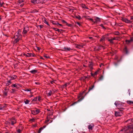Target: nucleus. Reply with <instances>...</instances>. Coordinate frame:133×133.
Segmentation results:
<instances>
[{
	"instance_id": "obj_49",
	"label": "nucleus",
	"mask_w": 133,
	"mask_h": 133,
	"mask_svg": "<svg viewBox=\"0 0 133 133\" xmlns=\"http://www.w3.org/2000/svg\"><path fill=\"white\" fill-rule=\"evenodd\" d=\"M85 79H87V78H90V76H85L84 77Z\"/></svg>"
},
{
	"instance_id": "obj_5",
	"label": "nucleus",
	"mask_w": 133,
	"mask_h": 133,
	"mask_svg": "<svg viewBox=\"0 0 133 133\" xmlns=\"http://www.w3.org/2000/svg\"><path fill=\"white\" fill-rule=\"evenodd\" d=\"M29 30V28L28 26H26L24 28L23 31L22 32L23 34H27Z\"/></svg>"
},
{
	"instance_id": "obj_9",
	"label": "nucleus",
	"mask_w": 133,
	"mask_h": 133,
	"mask_svg": "<svg viewBox=\"0 0 133 133\" xmlns=\"http://www.w3.org/2000/svg\"><path fill=\"white\" fill-rule=\"evenodd\" d=\"M105 35H103L99 40V41L102 42V44H103V43H104V42L105 41Z\"/></svg>"
},
{
	"instance_id": "obj_63",
	"label": "nucleus",
	"mask_w": 133,
	"mask_h": 133,
	"mask_svg": "<svg viewBox=\"0 0 133 133\" xmlns=\"http://www.w3.org/2000/svg\"><path fill=\"white\" fill-rule=\"evenodd\" d=\"M111 39L112 40H116V38L115 37H114V38H111Z\"/></svg>"
},
{
	"instance_id": "obj_59",
	"label": "nucleus",
	"mask_w": 133,
	"mask_h": 133,
	"mask_svg": "<svg viewBox=\"0 0 133 133\" xmlns=\"http://www.w3.org/2000/svg\"><path fill=\"white\" fill-rule=\"evenodd\" d=\"M37 48L38 50H39L40 49V48L38 47H37Z\"/></svg>"
},
{
	"instance_id": "obj_50",
	"label": "nucleus",
	"mask_w": 133,
	"mask_h": 133,
	"mask_svg": "<svg viewBox=\"0 0 133 133\" xmlns=\"http://www.w3.org/2000/svg\"><path fill=\"white\" fill-rule=\"evenodd\" d=\"M115 105L116 106V107H119V104H118L117 103H116V102H115Z\"/></svg>"
},
{
	"instance_id": "obj_43",
	"label": "nucleus",
	"mask_w": 133,
	"mask_h": 133,
	"mask_svg": "<svg viewBox=\"0 0 133 133\" xmlns=\"http://www.w3.org/2000/svg\"><path fill=\"white\" fill-rule=\"evenodd\" d=\"M31 89H25L24 90V91H31Z\"/></svg>"
},
{
	"instance_id": "obj_36",
	"label": "nucleus",
	"mask_w": 133,
	"mask_h": 133,
	"mask_svg": "<svg viewBox=\"0 0 133 133\" xmlns=\"http://www.w3.org/2000/svg\"><path fill=\"white\" fill-rule=\"evenodd\" d=\"M108 41H109L110 42V43L111 44L114 43V42H113L112 40L111 39H108Z\"/></svg>"
},
{
	"instance_id": "obj_41",
	"label": "nucleus",
	"mask_w": 133,
	"mask_h": 133,
	"mask_svg": "<svg viewBox=\"0 0 133 133\" xmlns=\"http://www.w3.org/2000/svg\"><path fill=\"white\" fill-rule=\"evenodd\" d=\"M3 95L4 96H6L7 95V92L5 91L4 92H3Z\"/></svg>"
},
{
	"instance_id": "obj_60",
	"label": "nucleus",
	"mask_w": 133,
	"mask_h": 133,
	"mask_svg": "<svg viewBox=\"0 0 133 133\" xmlns=\"http://www.w3.org/2000/svg\"><path fill=\"white\" fill-rule=\"evenodd\" d=\"M16 120L15 118L14 117H12L11 119V120Z\"/></svg>"
},
{
	"instance_id": "obj_35",
	"label": "nucleus",
	"mask_w": 133,
	"mask_h": 133,
	"mask_svg": "<svg viewBox=\"0 0 133 133\" xmlns=\"http://www.w3.org/2000/svg\"><path fill=\"white\" fill-rule=\"evenodd\" d=\"M31 113L34 115H36L35 110H34L31 111Z\"/></svg>"
},
{
	"instance_id": "obj_32",
	"label": "nucleus",
	"mask_w": 133,
	"mask_h": 133,
	"mask_svg": "<svg viewBox=\"0 0 133 133\" xmlns=\"http://www.w3.org/2000/svg\"><path fill=\"white\" fill-rule=\"evenodd\" d=\"M89 66V67L91 69H93V63H91L90 64Z\"/></svg>"
},
{
	"instance_id": "obj_46",
	"label": "nucleus",
	"mask_w": 133,
	"mask_h": 133,
	"mask_svg": "<svg viewBox=\"0 0 133 133\" xmlns=\"http://www.w3.org/2000/svg\"><path fill=\"white\" fill-rule=\"evenodd\" d=\"M35 120V119L34 118H33L32 119H30L29 120L30 121H32L33 122H34Z\"/></svg>"
},
{
	"instance_id": "obj_48",
	"label": "nucleus",
	"mask_w": 133,
	"mask_h": 133,
	"mask_svg": "<svg viewBox=\"0 0 133 133\" xmlns=\"http://www.w3.org/2000/svg\"><path fill=\"white\" fill-rule=\"evenodd\" d=\"M44 57H45L46 58H49V57L48 56V55L47 54H45L44 55Z\"/></svg>"
},
{
	"instance_id": "obj_2",
	"label": "nucleus",
	"mask_w": 133,
	"mask_h": 133,
	"mask_svg": "<svg viewBox=\"0 0 133 133\" xmlns=\"http://www.w3.org/2000/svg\"><path fill=\"white\" fill-rule=\"evenodd\" d=\"M22 31L20 29H18V31L16 32L14 35V38L15 40L13 41V43L15 44L18 42L22 38V36L21 35Z\"/></svg>"
},
{
	"instance_id": "obj_55",
	"label": "nucleus",
	"mask_w": 133,
	"mask_h": 133,
	"mask_svg": "<svg viewBox=\"0 0 133 133\" xmlns=\"http://www.w3.org/2000/svg\"><path fill=\"white\" fill-rule=\"evenodd\" d=\"M98 73V72L97 71H96L95 72L94 74V76L96 75H97V74Z\"/></svg>"
},
{
	"instance_id": "obj_40",
	"label": "nucleus",
	"mask_w": 133,
	"mask_h": 133,
	"mask_svg": "<svg viewBox=\"0 0 133 133\" xmlns=\"http://www.w3.org/2000/svg\"><path fill=\"white\" fill-rule=\"evenodd\" d=\"M36 0H31V2L32 3L36 4Z\"/></svg>"
},
{
	"instance_id": "obj_6",
	"label": "nucleus",
	"mask_w": 133,
	"mask_h": 133,
	"mask_svg": "<svg viewBox=\"0 0 133 133\" xmlns=\"http://www.w3.org/2000/svg\"><path fill=\"white\" fill-rule=\"evenodd\" d=\"M25 0H19L18 1V5H20L21 7H22L24 4Z\"/></svg>"
},
{
	"instance_id": "obj_13",
	"label": "nucleus",
	"mask_w": 133,
	"mask_h": 133,
	"mask_svg": "<svg viewBox=\"0 0 133 133\" xmlns=\"http://www.w3.org/2000/svg\"><path fill=\"white\" fill-rule=\"evenodd\" d=\"M123 52L126 54H128V51L126 46L124 49Z\"/></svg>"
},
{
	"instance_id": "obj_27",
	"label": "nucleus",
	"mask_w": 133,
	"mask_h": 133,
	"mask_svg": "<svg viewBox=\"0 0 133 133\" xmlns=\"http://www.w3.org/2000/svg\"><path fill=\"white\" fill-rule=\"evenodd\" d=\"M11 124L12 125H13L14 124H15L16 123V120H11Z\"/></svg>"
},
{
	"instance_id": "obj_44",
	"label": "nucleus",
	"mask_w": 133,
	"mask_h": 133,
	"mask_svg": "<svg viewBox=\"0 0 133 133\" xmlns=\"http://www.w3.org/2000/svg\"><path fill=\"white\" fill-rule=\"evenodd\" d=\"M103 76L102 75H101L99 78V80H101L103 79Z\"/></svg>"
},
{
	"instance_id": "obj_1",
	"label": "nucleus",
	"mask_w": 133,
	"mask_h": 133,
	"mask_svg": "<svg viewBox=\"0 0 133 133\" xmlns=\"http://www.w3.org/2000/svg\"><path fill=\"white\" fill-rule=\"evenodd\" d=\"M133 118H131L126 121L125 123H128V125L119 131V133H132L133 132Z\"/></svg>"
},
{
	"instance_id": "obj_22",
	"label": "nucleus",
	"mask_w": 133,
	"mask_h": 133,
	"mask_svg": "<svg viewBox=\"0 0 133 133\" xmlns=\"http://www.w3.org/2000/svg\"><path fill=\"white\" fill-rule=\"evenodd\" d=\"M86 91V90H84L82 93H80L79 94V95L78 96V99H79L80 98V97L82 96V95H83V94L85 93V92Z\"/></svg>"
},
{
	"instance_id": "obj_19",
	"label": "nucleus",
	"mask_w": 133,
	"mask_h": 133,
	"mask_svg": "<svg viewBox=\"0 0 133 133\" xmlns=\"http://www.w3.org/2000/svg\"><path fill=\"white\" fill-rule=\"evenodd\" d=\"M133 41L132 38L131 37L130 38V40H127L126 39L125 40V42L127 43H129L130 42H131L132 41Z\"/></svg>"
},
{
	"instance_id": "obj_42",
	"label": "nucleus",
	"mask_w": 133,
	"mask_h": 133,
	"mask_svg": "<svg viewBox=\"0 0 133 133\" xmlns=\"http://www.w3.org/2000/svg\"><path fill=\"white\" fill-rule=\"evenodd\" d=\"M66 25L70 27H71L72 26V25L71 24H69L67 23Z\"/></svg>"
},
{
	"instance_id": "obj_45",
	"label": "nucleus",
	"mask_w": 133,
	"mask_h": 133,
	"mask_svg": "<svg viewBox=\"0 0 133 133\" xmlns=\"http://www.w3.org/2000/svg\"><path fill=\"white\" fill-rule=\"evenodd\" d=\"M41 97L40 96H39L38 97V100L39 101H40L41 100Z\"/></svg>"
},
{
	"instance_id": "obj_53",
	"label": "nucleus",
	"mask_w": 133,
	"mask_h": 133,
	"mask_svg": "<svg viewBox=\"0 0 133 133\" xmlns=\"http://www.w3.org/2000/svg\"><path fill=\"white\" fill-rule=\"evenodd\" d=\"M16 91V90L14 89H12V93H13L14 92Z\"/></svg>"
},
{
	"instance_id": "obj_31",
	"label": "nucleus",
	"mask_w": 133,
	"mask_h": 133,
	"mask_svg": "<svg viewBox=\"0 0 133 133\" xmlns=\"http://www.w3.org/2000/svg\"><path fill=\"white\" fill-rule=\"evenodd\" d=\"M4 4L2 0H0V7H2L3 4Z\"/></svg>"
},
{
	"instance_id": "obj_10",
	"label": "nucleus",
	"mask_w": 133,
	"mask_h": 133,
	"mask_svg": "<svg viewBox=\"0 0 133 133\" xmlns=\"http://www.w3.org/2000/svg\"><path fill=\"white\" fill-rule=\"evenodd\" d=\"M71 50L70 48H68L67 47H65L64 48H63V49L62 50L63 51H69Z\"/></svg>"
},
{
	"instance_id": "obj_24",
	"label": "nucleus",
	"mask_w": 133,
	"mask_h": 133,
	"mask_svg": "<svg viewBox=\"0 0 133 133\" xmlns=\"http://www.w3.org/2000/svg\"><path fill=\"white\" fill-rule=\"evenodd\" d=\"M30 102L29 100L27 99H25L24 100V102L25 104H29V102Z\"/></svg>"
},
{
	"instance_id": "obj_29",
	"label": "nucleus",
	"mask_w": 133,
	"mask_h": 133,
	"mask_svg": "<svg viewBox=\"0 0 133 133\" xmlns=\"http://www.w3.org/2000/svg\"><path fill=\"white\" fill-rule=\"evenodd\" d=\"M95 22H101L100 19L98 17H96V19Z\"/></svg>"
},
{
	"instance_id": "obj_37",
	"label": "nucleus",
	"mask_w": 133,
	"mask_h": 133,
	"mask_svg": "<svg viewBox=\"0 0 133 133\" xmlns=\"http://www.w3.org/2000/svg\"><path fill=\"white\" fill-rule=\"evenodd\" d=\"M38 12V11L37 10L35 9V10H32L31 11V13H34L35 12Z\"/></svg>"
},
{
	"instance_id": "obj_54",
	"label": "nucleus",
	"mask_w": 133,
	"mask_h": 133,
	"mask_svg": "<svg viewBox=\"0 0 133 133\" xmlns=\"http://www.w3.org/2000/svg\"><path fill=\"white\" fill-rule=\"evenodd\" d=\"M35 83L36 84H37V85H40V83L38 82H35Z\"/></svg>"
},
{
	"instance_id": "obj_64",
	"label": "nucleus",
	"mask_w": 133,
	"mask_h": 133,
	"mask_svg": "<svg viewBox=\"0 0 133 133\" xmlns=\"http://www.w3.org/2000/svg\"><path fill=\"white\" fill-rule=\"evenodd\" d=\"M131 20H133V16H131Z\"/></svg>"
},
{
	"instance_id": "obj_16",
	"label": "nucleus",
	"mask_w": 133,
	"mask_h": 133,
	"mask_svg": "<svg viewBox=\"0 0 133 133\" xmlns=\"http://www.w3.org/2000/svg\"><path fill=\"white\" fill-rule=\"evenodd\" d=\"M43 0H36V3L37 4H43Z\"/></svg>"
},
{
	"instance_id": "obj_7",
	"label": "nucleus",
	"mask_w": 133,
	"mask_h": 133,
	"mask_svg": "<svg viewBox=\"0 0 133 133\" xmlns=\"http://www.w3.org/2000/svg\"><path fill=\"white\" fill-rule=\"evenodd\" d=\"M8 77L10 78V80L11 81L12 80L16 79L17 78V76L16 75H10Z\"/></svg>"
},
{
	"instance_id": "obj_25",
	"label": "nucleus",
	"mask_w": 133,
	"mask_h": 133,
	"mask_svg": "<svg viewBox=\"0 0 133 133\" xmlns=\"http://www.w3.org/2000/svg\"><path fill=\"white\" fill-rule=\"evenodd\" d=\"M127 104H129L130 105H131L132 104H133V101H128L127 102Z\"/></svg>"
},
{
	"instance_id": "obj_62",
	"label": "nucleus",
	"mask_w": 133,
	"mask_h": 133,
	"mask_svg": "<svg viewBox=\"0 0 133 133\" xmlns=\"http://www.w3.org/2000/svg\"><path fill=\"white\" fill-rule=\"evenodd\" d=\"M49 121V120H46L45 121V123H48V122Z\"/></svg>"
},
{
	"instance_id": "obj_3",
	"label": "nucleus",
	"mask_w": 133,
	"mask_h": 133,
	"mask_svg": "<svg viewBox=\"0 0 133 133\" xmlns=\"http://www.w3.org/2000/svg\"><path fill=\"white\" fill-rule=\"evenodd\" d=\"M119 109V110L118 111H115V115L116 117L121 116L123 114V110L124 109V108H118Z\"/></svg>"
},
{
	"instance_id": "obj_12",
	"label": "nucleus",
	"mask_w": 133,
	"mask_h": 133,
	"mask_svg": "<svg viewBox=\"0 0 133 133\" xmlns=\"http://www.w3.org/2000/svg\"><path fill=\"white\" fill-rule=\"evenodd\" d=\"M84 98V97L82 96L79 99L75 102H74L72 104V105H74L75 104L77 103L78 102H79L82 101Z\"/></svg>"
},
{
	"instance_id": "obj_26",
	"label": "nucleus",
	"mask_w": 133,
	"mask_h": 133,
	"mask_svg": "<svg viewBox=\"0 0 133 133\" xmlns=\"http://www.w3.org/2000/svg\"><path fill=\"white\" fill-rule=\"evenodd\" d=\"M44 22L46 24L49 26H50V25L49 24L48 22L46 21V18H45L44 19Z\"/></svg>"
},
{
	"instance_id": "obj_33",
	"label": "nucleus",
	"mask_w": 133,
	"mask_h": 133,
	"mask_svg": "<svg viewBox=\"0 0 133 133\" xmlns=\"http://www.w3.org/2000/svg\"><path fill=\"white\" fill-rule=\"evenodd\" d=\"M53 29L55 31H58V32H61L60 30L58 29L57 28H53Z\"/></svg>"
},
{
	"instance_id": "obj_14",
	"label": "nucleus",
	"mask_w": 133,
	"mask_h": 133,
	"mask_svg": "<svg viewBox=\"0 0 133 133\" xmlns=\"http://www.w3.org/2000/svg\"><path fill=\"white\" fill-rule=\"evenodd\" d=\"M94 85H93L89 87V88L88 91L87 93H86L85 94V95H86L90 91L92 90L93 89V88H94Z\"/></svg>"
},
{
	"instance_id": "obj_51",
	"label": "nucleus",
	"mask_w": 133,
	"mask_h": 133,
	"mask_svg": "<svg viewBox=\"0 0 133 133\" xmlns=\"http://www.w3.org/2000/svg\"><path fill=\"white\" fill-rule=\"evenodd\" d=\"M21 131V130L20 129H18L17 130V132L18 133H20Z\"/></svg>"
},
{
	"instance_id": "obj_34",
	"label": "nucleus",
	"mask_w": 133,
	"mask_h": 133,
	"mask_svg": "<svg viewBox=\"0 0 133 133\" xmlns=\"http://www.w3.org/2000/svg\"><path fill=\"white\" fill-rule=\"evenodd\" d=\"M75 17L76 18L78 19L79 20H81V19H82L79 15H78V16H75Z\"/></svg>"
},
{
	"instance_id": "obj_21",
	"label": "nucleus",
	"mask_w": 133,
	"mask_h": 133,
	"mask_svg": "<svg viewBox=\"0 0 133 133\" xmlns=\"http://www.w3.org/2000/svg\"><path fill=\"white\" fill-rule=\"evenodd\" d=\"M52 91L53 90H50V91H49V92L47 94H47V95L48 96H51V95L52 94H53Z\"/></svg>"
},
{
	"instance_id": "obj_8",
	"label": "nucleus",
	"mask_w": 133,
	"mask_h": 133,
	"mask_svg": "<svg viewBox=\"0 0 133 133\" xmlns=\"http://www.w3.org/2000/svg\"><path fill=\"white\" fill-rule=\"evenodd\" d=\"M122 20L123 21L127 23H131V21L125 18H122Z\"/></svg>"
},
{
	"instance_id": "obj_56",
	"label": "nucleus",
	"mask_w": 133,
	"mask_h": 133,
	"mask_svg": "<svg viewBox=\"0 0 133 133\" xmlns=\"http://www.w3.org/2000/svg\"><path fill=\"white\" fill-rule=\"evenodd\" d=\"M76 24H78L79 25V26H81V24L79 23V22H76Z\"/></svg>"
},
{
	"instance_id": "obj_38",
	"label": "nucleus",
	"mask_w": 133,
	"mask_h": 133,
	"mask_svg": "<svg viewBox=\"0 0 133 133\" xmlns=\"http://www.w3.org/2000/svg\"><path fill=\"white\" fill-rule=\"evenodd\" d=\"M99 26H101L105 30L106 29V28H105L103 24H101L100 25H99Z\"/></svg>"
},
{
	"instance_id": "obj_57",
	"label": "nucleus",
	"mask_w": 133,
	"mask_h": 133,
	"mask_svg": "<svg viewBox=\"0 0 133 133\" xmlns=\"http://www.w3.org/2000/svg\"><path fill=\"white\" fill-rule=\"evenodd\" d=\"M38 26H39L41 28H42L43 27V25H39Z\"/></svg>"
},
{
	"instance_id": "obj_18",
	"label": "nucleus",
	"mask_w": 133,
	"mask_h": 133,
	"mask_svg": "<svg viewBox=\"0 0 133 133\" xmlns=\"http://www.w3.org/2000/svg\"><path fill=\"white\" fill-rule=\"evenodd\" d=\"M50 22L53 24L55 25H57V24H58V22L57 21H55L53 20H51Z\"/></svg>"
},
{
	"instance_id": "obj_20",
	"label": "nucleus",
	"mask_w": 133,
	"mask_h": 133,
	"mask_svg": "<svg viewBox=\"0 0 133 133\" xmlns=\"http://www.w3.org/2000/svg\"><path fill=\"white\" fill-rule=\"evenodd\" d=\"M18 85V84H14L12 85L11 86V87L12 88H14V87H16L17 88H18V86L17 85Z\"/></svg>"
},
{
	"instance_id": "obj_17",
	"label": "nucleus",
	"mask_w": 133,
	"mask_h": 133,
	"mask_svg": "<svg viewBox=\"0 0 133 133\" xmlns=\"http://www.w3.org/2000/svg\"><path fill=\"white\" fill-rule=\"evenodd\" d=\"M46 127V125H44V126L43 127H41L39 128V129L38 131V133H40L41 132L42 130H43L44 128H45Z\"/></svg>"
},
{
	"instance_id": "obj_11",
	"label": "nucleus",
	"mask_w": 133,
	"mask_h": 133,
	"mask_svg": "<svg viewBox=\"0 0 133 133\" xmlns=\"http://www.w3.org/2000/svg\"><path fill=\"white\" fill-rule=\"evenodd\" d=\"M94 126V125L92 123L90 124L88 126V128L89 130H92L93 129V128Z\"/></svg>"
},
{
	"instance_id": "obj_28",
	"label": "nucleus",
	"mask_w": 133,
	"mask_h": 133,
	"mask_svg": "<svg viewBox=\"0 0 133 133\" xmlns=\"http://www.w3.org/2000/svg\"><path fill=\"white\" fill-rule=\"evenodd\" d=\"M35 109H36V110H35L36 111V113L37 114L40 113V110L38 109H37V108H35Z\"/></svg>"
},
{
	"instance_id": "obj_52",
	"label": "nucleus",
	"mask_w": 133,
	"mask_h": 133,
	"mask_svg": "<svg viewBox=\"0 0 133 133\" xmlns=\"http://www.w3.org/2000/svg\"><path fill=\"white\" fill-rule=\"evenodd\" d=\"M62 22L63 23L65 24L66 25L67 23V22H66L65 20H63L62 21Z\"/></svg>"
},
{
	"instance_id": "obj_39",
	"label": "nucleus",
	"mask_w": 133,
	"mask_h": 133,
	"mask_svg": "<svg viewBox=\"0 0 133 133\" xmlns=\"http://www.w3.org/2000/svg\"><path fill=\"white\" fill-rule=\"evenodd\" d=\"M114 34L115 35H118L119 34V33L117 31H116L114 32Z\"/></svg>"
},
{
	"instance_id": "obj_58",
	"label": "nucleus",
	"mask_w": 133,
	"mask_h": 133,
	"mask_svg": "<svg viewBox=\"0 0 133 133\" xmlns=\"http://www.w3.org/2000/svg\"><path fill=\"white\" fill-rule=\"evenodd\" d=\"M58 25H60L61 26H62V24L59 23H58V24H57V26H58Z\"/></svg>"
},
{
	"instance_id": "obj_23",
	"label": "nucleus",
	"mask_w": 133,
	"mask_h": 133,
	"mask_svg": "<svg viewBox=\"0 0 133 133\" xmlns=\"http://www.w3.org/2000/svg\"><path fill=\"white\" fill-rule=\"evenodd\" d=\"M30 72L33 74H34L37 72V70H33L30 71Z\"/></svg>"
},
{
	"instance_id": "obj_61",
	"label": "nucleus",
	"mask_w": 133,
	"mask_h": 133,
	"mask_svg": "<svg viewBox=\"0 0 133 133\" xmlns=\"http://www.w3.org/2000/svg\"><path fill=\"white\" fill-rule=\"evenodd\" d=\"M128 93H129V95H130V89L128 90Z\"/></svg>"
},
{
	"instance_id": "obj_30",
	"label": "nucleus",
	"mask_w": 133,
	"mask_h": 133,
	"mask_svg": "<svg viewBox=\"0 0 133 133\" xmlns=\"http://www.w3.org/2000/svg\"><path fill=\"white\" fill-rule=\"evenodd\" d=\"M82 8H85L86 9H88V7H87L84 4H82Z\"/></svg>"
},
{
	"instance_id": "obj_15",
	"label": "nucleus",
	"mask_w": 133,
	"mask_h": 133,
	"mask_svg": "<svg viewBox=\"0 0 133 133\" xmlns=\"http://www.w3.org/2000/svg\"><path fill=\"white\" fill-rule=\"evenodd\" d=\"M12 83L11 81L10 80H8L6 82V86H8L9 85H10Z\"/></svg>"
},
{
	"instance_id": "obj_4",
	"label": "nucleus",
	"mask_w": 133,
	"mask_h": 133,
	"mask_svg": "<svg viewBox=\"0 0 133 133\" xmlns=\"http://www.w3.org/2000/svg\"><path fill=\"white\" fill-rule=\"evenodd\" d=\"M23 55L24 56H25L26 57H30L31 56L33 57L36 56V55L34 53H27V54L23 53Z\"/></svg>"
},
{
	"instance_id": "obj_47",
	"label": "nucleus",
	"mask_w": 133,
	"mask_h": 133,
	"mask_svg": "<svg viewBox=\"0 0 133 133\" xmlns=\"http://www.w3.org/2000/svg\"><path fill=\"white\" fill-rule=\"evenodd\" d=\"M37 97H35L32 100V101H37Z\"/></svg>"
}]
</instances>
